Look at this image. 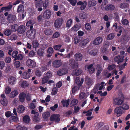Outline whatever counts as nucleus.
I'll return each instance as SVG.
<instances>
[{
  "label": "nucleus",
  "instance_id": "49",
  "mask_svg": "<svg viewBox=\"0 0 130 130\" xmlns=\"http://www.w3.org/2000/svg\"><path fill=\"white\" fill-rule=\"evenodd\" d=\"M72 20L71 19H69L68 20L66 24V26L67 27H70L72 23Z\"/></svg>",
  "mask_w": 130,
  "mask_h": 130
},
{
  "label": "nucleus",
  "instance_id": "48",
  "mask_svg": "<svg viewBox=\"0 0 130 130\" xmlns=\"http://www.w3.org/2000/svg\"><path fill=\"white\" fill-rule=\"evenodd\" d=\"M88 3L89 5H90V7L94 6L96 4V1L94 0H92V1H90Z\"/></svg>",
  "mask_w": 130,
  "mask_h": 130
},
{
  "label": "nucleus",
  "instance_id": "1",
  "mask_svg": "<svg viewBox=\"0 0 130 130\" xmlns=\"http://www.w3.org/2000/svg\"><path fill=\"white\" fill-rule=\"evenodd\" d=\"M63 21V19L62 18H59L56 20L54 23L55 27L56 29L59 28L61 26Z\"/></svg>",
  "mask_w": 130,
  "mask_h": 130
},
{
  "label": "nucleus",
  "instance_id": "38",
  "mask_svg": "<svg viewBox=\"0 0 130 130\" xmlns=\"http://www.w3.org/2000/svg\"><path fill=\"white\" fill-rule=\"evenodd\" d=\"M115 36V34L111 33L108 35L106 39L108 40H111Z\"/></svg>",
  "mask_w": 130,
  "mask_h": 130
},
{
  "label": "nucleus",
  "instance_id": "40",
  "mask_svg": "<svg viewBox=\"0 0 130 130\" xmlns=\"http://www.w3.org/2000/svg\"><path fill=\"white\" fill-rule=\"evenodd\" d=\"M44 50L42 48H40L38 51L37 53V55L39 56H42L44 53Z\"/></svg>",
  "mask_w": 130,
  "mask_h": 130
},
{
  "label": "nucleus",
  "instance_id": "54",
  "mask_svg": "<svg viewBox=\"0 0 130 130\" xmlns=\"http://www.w3.org/2000/svg\"><path fill=\"white\" fill-rule=\"evenodd\" d=\"M85 28L86 30L88 31L90 30L91 29V26L89 23H87L85 25Z\"/></svg>",
  "mask_w": 130,
  "mask_h": 130
},
{
  "label": "nucleus",
  "instance_id": "41",
  "mask_svg": "<svg viewBox=\"0 0 130 130\" xmlns=\"http://www.w3.org/2000/svg\"><path fill=\"white\" fill-rule=\"evenodd\" d=\"M80 87L79 86H74L72 88V93L73 94L75 93L77 90H79Z\"/></svg>",
  "mask_w": 130,
  "mask_h": 130
},
{
  "label": "nucleus",
  "instance_id": "5",
  "mask_svg": "<svg viewBox=\"0 0 130 130\" xmlns=\"http://www.w3.org/2000/svg\"><path fill=\"white\" fill-rule=\"evenodd\" d=\"M114 113L117 114L116 116L119 117L123 113V111L121 109V106L116 107L114 109Z\"/></svg>",
  "mask_w": 130,
  "mask_h": 130
},
{
  "label": "nucleus",
  "instance_id": "19",
  "mask_svg": "<svg viewBox=\"0 0 130 130\" xmlns=\"http://www.w3.org/2000/svg\"><path fill=\"white\" fill-rule=\"evenodd\" d=\"M102 41V38L100 37H98L95 39L93 41V44L95 45L100 44Z\"/></svg>",
  "mask_w": 130,
  "mask_h": 130
},
{
  "label": "nucleus",
  "instance_id": "55",
  "mask_svg": "<svg viewBox=\"0 0 130 130\" xmlns=\"http://www.w3.org/2000/svg\"><path fill=\"white\" fill-rule=\"evenodd\" d=\"M5 115L7 118H9L13 115L10 111H7L5 112Z\"/></svg>",
  "mask_w": 130,
  "mask_h": 130
},
{
  "label": "nucleus",
  "instance_id": "29",
  "mask_svg": "<svg viewBox=\"0 0 130 130\" xmlns=\"http://www.w3.org/2000/svg\"><path fill=\"white\" fill-rule=\"evenodd\" d=\"M29 83L27 81H23L21 83V86L22 88H25L29 86Z\"/></svg>",
  "mask_w": 130,
  "mask_h": 130
},
{
  "label": "nucleus",
  "instance_id": "15",
  "mask_svg": "<svg viewBox=\"0 0 130 130\" xmlns=\"http://www.w3.org/2000/svg\"><path fill=\"white\" fill-rule=\"evenodd\" d=\"M124 29V28L121 26H119L117 28L115 29V31L118 32L117 34V36L118 37H119L121 36L122 31Z\"/></svg>",
  "mask_w": 130,
  "mask_h": 130
},
{
  "label": "nucleus",
  "instance_id": "27",
  "mask_svg": "<svg viewBox=\"0 0 130 130\" xmlns=\"http://www.w3.org/2000/svg\"><path fill=\"white\" fill-rule=\"evenodd\" d=\"M123 102V101L121 99L116 98L114 100V102L116 105H121Z\"/></svg>",
  "mask_w": 130,
  "mask_h": 130
},
{
  "label": "nucleus",
  "instance_id": "35",
  "mask_svg": "<svg viewBox=\"0 0 130 130\" xmlns=\"http://www.w3.org/2000/svg\"><path fill=\"white\" fill-rule=\"evenodd\" d=\"M8 81L10 84L13 85L15 81V78L13 76H11L9 78Z\"/></svg>",
  "mask_w": 130,
  "mask_h": 130
},
{
  "label": "nucleus",
  "instance_id": "47",
  "mask_svg": "<svg viewBox=\"0 0 130 130\" xmlns=\"http://www.w3.org/2000/svg\"><path fill=\"white\" fill-rule=\"evenodd\" d=\"M103 75L107 78H108L111 76V73H109L106 70L104 71Z\"/></svg>",
  "mask_w": 130,
  "mask_h": 130
},
{
  "label": "nucleus",
  "instance_id": "43",
  "mask_svg": "<svg viewBox=\"0 0 130 130\" xmlns=\"http://www.w3.org/2000/svg\"><path fill=\"white\" fill-rule=\"evenodd\" d=\"M43 1L42 0H40L38 2H36L35 4V6L36 8L39 7H42L43 5Z\"/></svg>",
  "mask_w": 130,
  "mask_h": 130
},
{
  "label": "nucleus",
  "instance_id": "20",
  "mask_svg": "<svg viewBox=\"0 0 130 130\" xmlns=\"http://www.w3.org/2000/svg\"><path fill=\"white\" fill-rule=\"evenodd\" d=\"M84 82V79L81 78L80 79L78 77H77L76 79V84L78 85V86H80L82 85Z\"/></svg>",
  "mask_w": 130,
  "mask_h": 130
},
{
  "label": "nucleus",
  "instance_id": "24",
  "mask_svg": "<svg viewBox=\"0 0 130 130\" xmlns=\"http://www.w3.org/2000/svg\"><path fill=\"white\" fill-rule=\"evenodd\" d=\"M9 4L7 6L3 7L1 8L2 11H3L4 10L6 11H10L11 9L12 8V6L10 2Z\"/></svg>",
  "mask_w": 130,
  "mask_h": 130
},
{
  "label": "nucleus",
  "instance_id": "53",
  "mask_svg": "<svg viewBox=\"0 0 130 130\" xmlns=\"http://www.w3.org/2000/svg\"><path fill=\"white\" fill-rule=\"evenodd\" d=\"M48 80V79H47L46 77L44 76L42 79V84H45L47 83Z\"/></svg>",
  "mask_w": 130,
  "mask_h": 130
},
{
  "label": "nucleus",
  "instance_id": "2",
  "mask_svg": "<svg viewBox=\"0 0 130 130\" xmlns=\"http://www.w3.org/2000/svg\"><path fill=\"white\" fill-rule=\"evenodd\" d=\"M36 33V30L34 29L32 30H28L26 33V35L29 38L33 39L35 38Z\"/></svg>",
  "mask_w": 130,
  "mask_h": 130
},
{
  "label": "nucleus",
  "instance_id": "23",
  "mask_svg": "<svg viewBox=\"0 0 130 130\" xmlns=\"http://www.w3.org/2000/svg\"><path fill=\"white\" fill-rule=\"evenodd\" d=\"M119 7L121 8L124 9H128L129 7V5L126 3H121L120 4Z\"/></svg>",
  "mask_w": 130,
  "mask_h": 130
},
{
  "label": "nucleus",
  "instance_id": "61",
  "mask_svg": "<svg viewBox=\"0 0 130 130\" xmlns=\"http://www.w3.org/2000/svg\"><path fill=\"white\" fill-rule=\"evenodd\" d=\"M11 30L10 29L6 30L5 32V34L7 36H8L10 35L12 32Z\"/></svg>",
  "mask_w": 130,
  "mask_h": 130
},
{
  "label": "nucleus",
  "instance_id": "60",
  "mask_svg": "<svg viewBox=\"0 0 130 130\" xmlns=\"http://www.w3.org/2000/svg\"><path fill=\"white\" fill-rule=\"evenodd\" d=\"M58 91V89L56 87L54 88L52 90V94L53 95H55L57 93Z\"/></svg>",
  "mask_w": 130,
  "mask_h": 130
},
{
  "label": "nucleus",
  "instance_id": "42",
  "mask_svg": "<svg viewBox=\"0 0 130 130\" xmlns=\"http://www.w3.org/2000/svg\"><path fill=\"white\" fill-rule=\"evenodd\" d=\"M49 1L48 0H45L44 2H43V9L45 10L48 6Z\"/></svg>",
  "mask_w": 130,
  "mask_h": 130
},
{
  "label": "nucleus",
  "instance_id": "31",
  "mask_svg": "<svg viewBox=\"0 0 130 130\" xmlns=\"http://www.w3.org/2000/svg\"><path fill=\"white\" fill-rule=\"evenodd\" d=\"M18 27V25L17 24L12 25L11 26V30L13 32H15L17 31Z\"/></svg>",
  "mask_w": 130,
  "mask_h": 130
},
{
  "label": "nucleus",
  "instance_id": "22",
  "mask_svg": "<svg viewBox=\"0 0 130 130\" xmlns=\"http://www.w3.org/2000/svg\"><path fill=\"white\" fill-rule=\"evenodd\" d=\"M74 57L76 60L80 61L82 60L83 56L81 53H77L75 54Z\"/></svg>",
  "mask_w": 130,
  "mask_h": 130
},
{
  "label": "nucleus",
  "instance_id": "58",
  "mask_svg": "<svg viewBox=\"0 0 130 130\" xmlns=\"http://www.w3.org/2000/svg\"><path fill=\"white\" fill-rule=\"evenodd\" d=\"M115 65L114 64H112L108 66L107 69L111 71L113 70L115 67Z\"/></svg>",
  "mask_w": 130,
  "mask_h": 130
},
{
  "label": "nucleus",
  "instance_id": "12",
  "mask_svg": "<svg viewBox=\"0 0 130 130\" xmlns=\"http://www.w3.org/2000/svg\"><path fill=\"white\" fill-rule=\"evenodd\" d=\"M115 8V6L112 4L107 5L104 7V10L106 11H113Z\"/></svg>",
  "mask_w": 130,
  "mask_h": 130
},
{
  "label": "nucleus",
  "instance_id": "37",
  "mask_svg": "<svg viewBox=\"0 0 130 130\" xmlns=\"http://www.w3.org/2000/svg\"><path fill=\"white\" fill-rule=\"evenodd\" d=\"M18 94V92L17 90L13 91L10 94V97L11 98H14Z\"/></svg>",
  "mask_w": 130,
  "mask_h": 130
},
{
  "label": "nucleus",
  "instance_id": "26",
  "mask_svg": "<svg viewBox=\"0 0 130 130\" xmlns=\"http://www.w3.org/2000/svg\"><path fill=\"white\" fill-rule=\"evenodd\" d=\"M25 109V107L22 105H21L18 106L17 110L18 113H21L23 112Z\"/></svg>",
  "mask_w": 130,
  "mask_h": 130
},
{
  "label": "nucleus",
  "instance_id": "25",
  "mask_svg": "<svg viewBox=\"0 0 130 130\" xmlns=\"http://www.w3.org/2000/svg\"><path fill=\"white\" fill-rule=\"evenodd\" d=\"M89 41V40L88 38L84 39L80 42L79 45L80 46H83L85 45Z\"/></svg>",
  "mask_w": 130,
  "mask_h": 130
},
{
  "label": "nucleus",
  "instance_id": "4",
  "mask_svg": "<svg viewBox=\"0 0 130 130\" xmlns=\"http://www.w3.org/2000/svg\"><path fill=\"white\" fill-rule=\"evenodd\" d=\"M51 11L49 9H47L43 13L42 17L44 19H49L51 18Z\"/></svg>",
  "mask_w": 130,
  "mask_h": 130
},
{
  "label": "nucleus",
  "instance_id": "9",
  "mask_svg": "<svg viewBox=\"0 0 130 130\" xmlns=\"http://www.w3.org/2000/svg\"><path fill=\"white\" fill-rule=\"evenodd\" d=\"M16 17L15 15L9 14L7 17V20L9 23H12L15 21Z\"/></svg>",
  "mask_w": 130,
  "mask_h": 130
},
{
  "label": "nucleus",
  "instance_id": "34",
  "mask_svg": "<svg viewBox=\"0 0 130 130\" xmlns=\"http://www.w3.org/2000/svg\"><path fill=\"white\" fill-rule=\"evenodd\" d=\"M53 33V30L50 28L46 29L44 31L45 34L47 35H51Z\"/></svg>",
  "mask_w": 130,
  "mask_h": 130
},
{
  "label": "nucleus",
  "instance_id": "62",
  "mask_svg": "<svg viewBox=\"0 0 130 130\" xmlns=\"http://www.w3.org/2000/svg\"><path fill=\"white\" fill-rule=\"evenodd\" d=\"M54 50L53 48L51 47H48L47 50V53L48 54H52L54 52Z\"/></svg>",
  "mask_w": 130,
  "mask_h": 130
},
{
  "label": "nucleus",
  "instance_id": "36",
  "mask_svg": "<svg viewBox=\"0 0 130 130\" xmlns=\"http://www.w3.org/2000/svg\"><path fill=\"white\" fill-rule=\"evenodd\" d=\"M24 9V7L23 5L20 4L18 6L17 9V12H20L23 11Z\"/></svg>",
  "mask_w": 130,
  "mask_h": 130
},
{
  "label": "nucleus",
  "instance_id": "3",
  "mask_svg": "<svg viewBox=\"0 0 130 130\" xmlns=\"http://www.w3.org/2000/svg\"><path fill=\"white\" fill-rule=\"evenodd\" d=\"M60 115L58 114H53L52 115L50 118V120L51 121H55L57 123L60 121Z\"/></svg>",
  "mask_w": 130,
  "mask_h": 130
},
{
  "label": "nucleus",
  "instance_id": "59",
  "mask_svg": "<svg viewBox=\"0 0 130 130\" xmlns=\"http://www.w3.org/2000/svg\"><path fill=\"white\" fill-rule=\"evenodd\" d=\"M122 23L125 25H129V22L126 19L122 20Z\"/></svg>",
  "mask_w": 130,
  "mask_h": 130
},
{
  "label": "nucleus",
  "instance_id": "33",
  "mask_svg": "<svg viewBox=\"0 0 130 130\" xmlns=\"http://www.w3.org/2000/svg\"><path fill=\"white\" fill-rule=\"evenodd\" d=\"M24 57L23 55L22 54H19L18 55L14 58V60L16 61L17 60H22Z\"/></svg>",
  "mask_w": 130,
  "mask_h": 130
},
{
  "label": "nucleus",
  "instance_id": "7",
  "mask_svg": "<svg viewBox=\"0 0 130 130\" xmlns=\"http://www.w3.org/2000/svg\"><path fill=\"white\" fill-rule=\"evenodd\" d=\"M68 73V70L64 68L59 69L57 72V74L59 76H61L66 74Z\"/></svg>",
  "mask_w": 130,
  "mask_h": 130
},
{
  "label": "nucleus",
  "instance_id": "6",
  "mask_svg": "<svg viewBox=\"0 0 130 130\" xmlns=\"http://www.w3.org/2000/svg\"><path fill=\"white\" fill-rule=\"evenodd\" d=\"M26 64L30 68H34L36 65V63L34 61L30 59L27 61Z\"/></svg>",
  "mask_w": 130,
  "mask_h": 130
},
{
  "label": "nucleus",
  "instance_id": "8",
  "mask_svg": "<svg viewBox=\"0 0 130 130\" xmlns=\"http://www.w3.org/2000/svg\"><path fill=\"white\" fill-rule=\"evenodd\" d=\"M85 82L86 84L90 87L93 84V80L88 76H86L85 78Z\"/></svg>",
  "mask_w": 130,
  "mask_h": 130
},
{
  "label": "nucleus",
  "instance_id": "28",
  "mask_svg": "<svg viewBox=\"0 0 130 130\" xmlns=\"http://www.w3.org/2000/svg\"><path fill=\"white\" fill-rule=\"evenodd\" d=\"M69 102L70 100L68 99L67 100H63L61 101V103L63 107H67L69 105Z\"/></svg>",
  "mask_w": 130,
  "mask_h": 130
},
{
  "label": "nucleus",
  "instance_id": "17",
  "mask_svg": "<svg viewBox=\"0 0 130 130\" xmlns=\"http://www.w3.org/2000/svg\"><path fill=\"white\" fill-rule=\"evenodd\" d=\"M26 96V94L24 92L21 93L19 95V98L20 101L23 103L25 100Z\"/></svg>",
  "mask_w": 130,
  "mask_h": 130
},
{
  "label": "nucleus",
  "instance_id": "16",
  "mask_svg": "<svg viewBox=\"0 0 130 130\" xmlns=\"http://www.w3.org/2000/svg\"><path fill=\"white\" fill-rule=\"evenodd\" d=\"M115 62H117L118 64L122 62L123 60V58L120 55L117 56L115 57L114 59Z\"/></svg>",
  "mask_w": 130,
  "mask_h": 130
},
{
  "label": "nucleus",
  "instance_id": "52",
  "mask_svg": "<svg viewBox=\"0 0 130 130\" xmlns=\"http://www.w3.org/2000/svg\"><path fill=\"white\" fill-rule=\"evenodd\" d=\"M121 107L122 109L125 110H127L129 108V106L126 104H123Z\"/></svg>",
  "mask_w": 130,
  "mask_h": 130
},
{
  "label": "nucleus",
  "instance_id": "14",
  "mask_svg": "<svg viewBox=\"0 0 130 130\" xmlns=\"http://www.w3.org/2000/svg\"><path fill=\"white\" fill-rule=\"evenodd\" d=\"M69 62L73 69H74L77 67L78 64L76 63L74 59H70L69 60Z\"/></svg>",
  "mask_w": 130,
  "mask_h": 130
},
{
  "label": "nucleus",
  "instance_id": "13",
  "mask_svg": "<svg viewBox=\"0 0 130 130\" xmlns=\"http://www.w3.org/2000/svg\"><path fill=\"white\" fill-rule=\"evenodd\" d=\"M81 27V25L80 24H77L74 25L71 29V31L76 32Z\"/></svg>",
  "mask_w": 130,
  "mask_h": 130
},
{
  "label": "nucleus",
  "instance_id": "10",
  "mask_svg": "<svg viewBox=\"0 0 130 130\" xmlns=\"http://www.w3.org/2000/svg\"><path fill=\"white\" fill-rule=\"evenodd\" d=\"M25 26L22 25H20L18 27L17 31L19 34H22L25 31Z\"/></svg>",
  "mask_w": 130,
  "mask_h": 130
},
{
  "label": "nucleus",
  "instance_id": "50",
  "mask_svg": "<svg viewBox=\"0 0 130 130\" xmlns=\"http://www.w3.org/2000/svg\"><path fill=\"white\" fill-rule=\"evenodd\" d=\"M46 75L45 76L46 77L47 79H48V80L51 78L52 76V72H48L46 73Z\"/></svg>",
  "mask_w": 130,
  "mask_h": 130
},
{
  "label": "nucleus",
  "instance_id": "63",
  "mask_svg": "<svg viewBox=\"0 0 130 130\" xmlns=\"http://www.w3.org/2000/svg\"><path fill=\"white\" fill-rule=\"evenodd\" d=\"M84 4L81 5L80 7V9L81 10H83L86 8L87 5V3L86 1H84Z\"/></svg>",
  "mask_w": 130,
  "mask_h": 130
},
{
  "label": "nucleus",
  "instance_id": "44",
  "mask_svg": "<svg viewBox=\"0 0 130 130\" xmlns=\"http://www.w3.org/2000/svg\"><path fill=\"white\" fill-rule=\"evenodd\" d=\"M89 53L90 54L92 55H95L97 54V50L96 49H93L92 50H91V51L90 50H89Z\"/></svg>",
  "mask_w": 130,
  "mask_h": 130
},
{
  "label": "nucleus",
  "instance_id": "56",
  "mask_svg": "<svg viewBox=\"0 0 130 130\" xmlns=\"http://www.w3.org/2000/svg\"><path fill=\"white\" fill-rule=\"evenodd\" d=\"M17 36L15 34H13L10 36V39L11 40H15L17 39Z\"/></svg>",
  "mask_w": 130,
  "mask_h": 130
},
{
  "label": "nucleus",
  "instance_id": "45",
  "mask_svg": "<svg viewBox=\"0 0 130 130\" xmlns=\"http://www.w3.org/2000/svg\"><path fill=\"white\" fill-rule=\"evenodd\" d=\"M1 104L3 105L6 106L7 105L8 102L6 99H2L1 101Z\"/></svg>",
  "mask_w": 130,
  "mask_h": 130
},
{
  "label": "nucleus",
  "instance_id": "30",
  "mask_svg": "<svg viewBox=\"0 0 130 130\" xmlns=\"http://www.w3.org/2000/svg\"><path fill=\"white\" fill-rule=\"evenodd\" d=\"M23 121L25 123H29L30 121V118L29 116L26 115L24 116L23 118Z\"/></svg>",
  "mask_w": 130,
  "mask_h": 130
},
{
  "label": "nucleus",
  "instance_id": "21",
  "mask_svg": "<svg viewBox=\"0 0 130 130\" xmlns=\"http://www.w3.org/2000/svg\"><path fill=\"white\" fill-rule=\"evenodd\" d=\"M100 86V84H96L95 86L94 87L92 90H91L90 91L91 93H94L96 94L97 93V91L99 90V87Z\"/></svg>",
  "mask_w": 130,
  "mask_h": 130
},
{
  "label": "nucleus",
  "instance_id": "57",
  "mask_svg": "<svg viewBox=\"0 0 130 130\" xmlns=\"http://www.w3.org/2000/svg\"><path fill=\"white\" fill-rule=\"evenodd\" d=\"M122 39L124 41L127 42L129 40V37L128 36L124 35Z\"/></svg>",
  "mask_w": 130,
  "mask_h": 130
},
{
  "label": "nucleus",
  "instance_id": "46",
  "mask_svg": "<svg viewBox=\"0 0 130 130\" xmlns=\"http://www.w3.org/2000/svg\"><path fill=\"white\" fill-rule=\"evenodd\" d=\"M81 40L80 37H76L74 38V42L75 44H76L79 42Z\"/></svg>",
  "mask_w": 130,
  "mask_h": 130
},
{
  "label": "nucleus",
  "instance_id": "18",
  "mask_svg": "<svg viewBox=\"0 0 130 130\" xmlns=\"http://www.w3.org/2000/svg\"><path fill=\"white\" fill-rule=\"evenodd\" d=\"M82 71L80 69H77L73 71L72 72V75L74 76H77L80 75L82 73Z\"/></svg>",
  "mask_w": 130,
  "mask_h": 130
},
{
  "label": "nucleus",
  "instance_id": "39",
  "mask_svg": "<svg viewBox=\"0 0 130 130\" xmlns=\"http://www.w3.org/2000/svg\"><path fill=\"white\" fill-rule=\"evenodd\" d=\"M50 113L48 111H46L42 114L43 118L45 119L47 118L50 116Z\"/></svg>",
  "mask_w": 130,
  "mask_h": 130
},
{
  "label": "nucleus",
  "instance_id": "11",
  "mask_svg": "<svg viewBox=\"0 0 130 130\" xmlns=\"http://www.w3.org/2000/svg\"><path fill=\"white\" fill-rule=\"evenodd\" d=\"M60 60H56L53 61L52 63L53 66L55 68H58L61 65L62 63Z\"/></svg>",
  "mask_w": 130,
  "mask_h": 130
},
{
  "label": "nucleus",
  "instance_id": "51",
  "mask_svg": "<svg viewBox=\"0 0 130 130\" xmlns=\"http://www.w3.org/2000/svg\"><path fill=\"white\" fill-rule=\"evenodd\" d=\"M78 102V100L76 99H74L72 101L70 104L71 106L75 105Z\"/></svg>",
  "mask_w": 130,
  "mask_h": 130
},
{
  "label": "nucleus",
  "instance_id": "64",
  "mask_svg": "<svg viewBox=\"0 0 130 130\" xmlns=\"http://www.w3.org/2000/svg\"><path fill=\"white\" fill-rule=\"evenodd\" d=\"M14 66L16 68H18L20 66V62L19 61H16L14 63Z\"/></svg>",
  "mask_w": 130,
  "mask_h": 130
},
{
  "label": "nucleus",
  "instance_id": "32",
  "mask_svg": "<svg viewBox=\"0 0 130 130\" xmlns=\"http://www.w3.org/2000/svg\"><path fill=\"white\" fill-rule=\"evenodd\" d=\"M30 73H28L26 72H24L22 74V77L23 78L25 79H28L30 77Z\"/></svg>",
  "mask_w": 130,
  "mask_h": 130
}]
</instances>
